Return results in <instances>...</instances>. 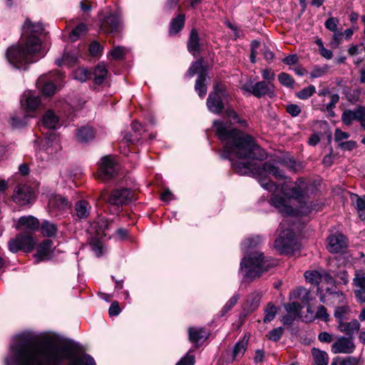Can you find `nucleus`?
<instances>
[{"instance_id":"obj_22","label":"nucleus","mask_w":365,"mask_h":365,"mask_svg":"<svg viewBox=\"0 0 365 365\" xmlns=\"http://www.w3.org/2000/svg\"><path fill=\"white\" fill-rule=\"evenodd\" d=\"M79 56V51L77 48L71 51L66 50L62 58L56 60V63L58 66H61L62 64L71 66L77 61Z\"/></svg>"},{"instance_id":"obj_26","label":"nucleus","mask_w":365,"mask_h":365,"mask_svg":"<svg viewBox=\"0 0 365 365\" xmlns=\"http://www.w3.org/2000/svg\"><path fill=\"white\" fill-rule=\"evenodd\" d=\"M95 133L91 127L83 126L77 130L76 138L81 143H87L94 138Z\"/></svg>"},{"instance_id":"obj_29","label":"nucleus","mask_w":365,"mask_h":365,"mask_svg":"<svg viewBox=\"0 0 365 365\" xmlns=\"http://www.w3.org/2000/svg\"><path fill=\"white\" fill-rule=\"evenodd\" d=\"M58 123V117L52 110H48L43 116L42 123L47 128L56 129Z\"/></svg>"},{"instance_id":"obj_7","label":"nucleus","mask_w":365,"mask_h":365,"mask_svg":"<svg viewBox=\"0 0 365 365\" xmlns=\"http://www.w3.org/2000/svg\"><path fill=\"white\" fill-rule=\"evenodd\" d=\"M35 245L36 242L31 235L21 233L9 242V249L14 253L17 252L19 250L29 252L34 249Z\"/></svg>"},{"instance_id":"obj_30","label":"nucleus","mask_w":365,"mask_h":365,"mask_svg":"<svg viewBox=\"0 0 365 365\" xmlns=\"http://www.w3.org/2000/svg\"><path fill=\"white\" fill-rule=\"evenodd\" d=\"M107 73L108 69L103 63L98 64L93 72L95 83L98 85L101 84L104 81L107 76Z\"/></svg>"},{"instance_id":"obj_13","label":"nucleus","mask_w":365,"mask_h":365,"mask_svg":"<svg viewBox=\"0 0 365 365\" xmlns=\"http://www.w3.org/2000/svg\"><path fill=\"white\" fill-rule=\"evenodd\" d=\"M353 338L341 336H339L336 340L332 344L331 351L334 354H352L356 346Z\"/></svg>"},{"instance_id":"obj_64","label":"nucleus","mask_w":365,"mask_h":365,"mask_svg":"<svg viewBox=\"0 0 365 365\" xmlns=\"http://www.w3.org/2000/svg\"><path fill=\"white\" fill-rule=\"evenodd\" d=\"M358 121L360 122L361 127L365 130V107H359Z\"/></svg>"},{"instance_id":"obj_16","label":"nucleus","mask_w":365,"mask_h":365,"mask_svg":"<svg viewBox=\"0 0 365 365\" xmlns=\"http://www.w3.org/2000/svg\"><path fill=\"white\" fill-rule=\"evenodd\" d=\"M40 103V97L31 91H25L21 99V106L26 112L34 111L39 106Z\"/></svg>"},{"instance_id":"obj_23","label":"nucleus","mask_w":365,"mask_h":365,"mask_svg":"<svg viewBox=\"0 0 365 365\" xmlns=\"http://www.w3.org/2000/svg\"><path fill=\"white\" fill-rule=\"evenodd\" d=\"M51 246L52 242L46 240L38 247L37 253L35 255L37 262L48 259L51 252Z\"/></svg>"},{"instance_id":"obj_62","label":"nucleus","mask_w":365,"mask_h":365,"mask_svg":"<svg viewBox=\"0 0 365 365\" xmlns=\"http://www.w3.org/2000/svg\"><path fill=\"white\" fill-rule=\"evenodd\" d=\"M195 357L192 355L187 354L182 357L176 365H194Z\"/></svg>"},{"instance_id":"obj_28","label":"nucleus","mask_w":365,"mask_h":365,"mask_svg":"<svg viewBox=\"0 0 365 365\" xmlns=\"http://www.w3.org/2000/svg\"><path fill=\"white\" fill-rule=\"evenodd\" d=\"M350 313L351 309L347 303L336 305L334 312V316L336 318L337 324L345 321Z\"/></svg>"},{"instance_id":"obj_21","label":"nucleus","mask_w":365,"mask_h":365,"mask_svg":"<svg viewBox=\"0 0 365 365\" xmlns=\"http://www.w3.org/2000/svg\"><path fill=\"white\" fill-rule=\"evenodd\" d=\"M46 150L48 153L53 154L61 149L59 136L52 132L49 133L46 138Z\"/></svg>"},{"instance_id":"obj_5","label":"nucleus","mask_w":365,"mask_h":365,"mask_svg":"<svg viewBox=\"0 0 365 365\" xmlns=\"http://www.w3.org/2000/svg\"><path fill=\"white\" fill-rule=\"evenodd\" d=\"M289 223L290 220L285 219L279 225V229L282 230L274 242V247L280 254H288L298 248L297 240L293 229L287 227Z\"/></svg>"},{"instance_id":"obj_25","label":"nucleus","mask_w":365,"mask_h":365,"mask_svg":"<svg viewBox=\"0 0 365 365\" xmlns=\"http://www.w3.org/2000/svg\"><path fill=\"white\" fill-rule=\"evenodd\" d=\"M187 46L189 52L193 56L200 51V38L195 29L191 30Z\"/></svg>"},{"instance_id":"obj_50","label":"nucleus","mask_w":365,"mask_h":365,"mask_svg":"<svg viewBox=\"0 0 365 365\" xmlns=\"http://www.w3.org/2000/svg\"><path fill=\"white\" fill-rule=\"evenodd\" d=\"M284 333V329L282 327H277L271 330L267 334L269 339L273 341H278Z\"/></svg>"},{"instance_id":"obj_12","label":"nucleus","mask_w":365,"mask_h":365,"mask_svg":"<svg viewBox=\"0 0 365 365\" xmlns=\"http://www.w3.org/2000/svg\"><path fill=\"white\" fill-rule=\"evenodd\" d=\"M34 199L33 189L25 184L16 186L13 194V200L20 205H25L32 202Z\"/></svg>"},{"instance_id":"obj_63","label":"nucleus","mask_w":365,"mask_h":365,"mask_svg":"<svg viewBox=\"0 0 365 365\" xmlns=\"http://www.w3.org/2000/svg\"><path fill=\"white\" fill-rule=\"evenodd\" d=\"M356 302L359 304L365 303V289H355L354 291Z\"/></svg>"},{"instance_id":"obj_55","label":"nucleus","mask_w":365,"mask_h":365,"mask_svg":"<svg viewBox=\"0 0 365 365\" xmlns=\"http://www.w3.org/2000/svg\"><path fill=\"white\" fill-rule=\"evenodd\" d=\"M316 317L322 319L324 322H327L329 318V315L327 312V309L323 305H319L317 307L316 312Z\"/></svg>"},{"instance_id":"obj_43","label":"nucleus","mask_w":365,"mask_h":365,"mask_svg":"<svg viewBox=\"0 0 365 365\" xmlns=\"http://www.w3.org/2000/svg\"><path fill=\"white\" fill-rule=\"evenodd\" d=\"M278 80L281 85L287 88H292L294 84V78L287 73H280L278 75Z\"/></svg>"},{"instance_id":"obj_14","label":"nucleus","mask_w":365,"mask_h":365,"mask_svg":"<svg viewBox=\"0 0 365 365\" xmlns=\"http://www.w3.org/2000/svg\"><path fill=\"white\" fill-rule=\"evenodd\" d=\"M111 224L112 221L104 217H99L91 224L88 232L97 238L106 237L108 235V232L110 229Z\"/></svg>"},{"instance_id":"obj_49","label":"nucleus","mask_w":365,"mask_h":365,"mask_svg":"<svg viewBox=\"0 0 365 365\" xmlns=\"http://www.w3.org/2000/svg\"><path fill=\"white\" fill-rule=\"evenodd\" d=\"M284 308L287 313L297 317L302 309V306L298 302H292L286 304Z\"/></svg>"},{"instance_id":"obj_60","label":"nucleus","mask_w":365,"mask_h":365,"mask_svg":"<svg viewBox=\"0 0 365 365\" xmlns=\"http://www.w3.org/2000/svg\"><path fill=\"white\" fill-rule=\"evenodd\" d=\"M27 115H25L23 119H20L17 116H14L11 118V124L14 128H20L26 125V120Z\"/></svg>"},{"instance_id":"obj_1","label":"nucleus","mask_w":365,"mask_h":365,"mask_svg":"<svg viewBox=\"0 0 365 365\" xmlns=\"http://www.w3.org/2000/svg\"><path fill=\"white\" fill-rule=\"evenodd\" d=\"M213 125L216 128V133L218 138L223 143V150L221 158L228 159L231 161L232 169L241 175H250L256 173L261 178L259 183L261 186L272 192L273 195L271 201L272 204L283 215L292 216L294 215H306L309 212V207L305 210H298L290 206L286 198L279 196L276 192L280 190L281 192L289 200H295L299 203L305 202L307 197L310 185L299 178L292 187L284 183L279 187L274 182L267 180V175H273L277 180L286 178L284 173L275 166L271 162H267L263 164L262 168L257 170L255 165L249 161L237 162L235 160H263L267 158V153L260 146L255 143L254 139L237 129H230L228 125L222 121L215 120Z\"/></svg>"},{"instance_id":"obj_52","label":"nucleus","mask_w":365,"mask_h":365,"mask_svg":"<svg viewBox=\"0 0 365 365\" xmlns=\"http://www.w3.org/2000/svg\"><path fill=\"white\" fill-rule=\"evenodd\" d=\"M339 24V21L337 18L330 17L325 21L324 26L329 31L335 32L337 31Z\"/></svg>"},{"instance_id":"obj_36","label":"nucleus","mask_w":365,"mask_h":365,"mask_svg":"<svg viewBox=\"0 0 365 365\" xmlns=\"http://www.w3.org/2000/svg\"><path fill=\"white\" fill-rule=\"evenodd\" d=\"M87 31L86 24L81 23L76 26L70 33L69 39L71 41H77L81 36L84 35Z\"/></svg>"},{"instance_id":"obj_41","label":"nucleus","mask_w":365,"mask_h":365,"mask_svg":"<svg viewBox=\"0 0 365 365\" xmlns=\"http://www.w3.org/2000/svg\"><path fill=\"white\" fill-rule=\"evenodd\" d=\"M240 294L235 293L224 305L222 309H221V316L225 315L226 313H227L230 310H231L234 306L237 303L239 299H240Z\"/></svg>"},{"instance_id":"obj_37","label":"nucleus","mask_w":365,"mask_h":365,"mask_svg":"<svg viewBox=\"0 0 365 365\" xmlns=\"http://www.w3.org/2000/svg\"><path fill=\"white\" fill-rule=\"evenodd\" d=\"M356 198V209L359 213V216L361 220H365V195L362 197L358 195H353L351 200Z\"/></svg>"},{"instance_id":"obj_54","label":"nucleus","mask_w":365,"mask_h":365,"mask_svg":"<svg viewBox=\"0 0 365 365\" xmlns=\"http://www.w3.org/2000/svg\"><path fill=\"white\" fill-rule=\"evenodd\" d=\"M339 101V96L336 93L331 96L330 102L326 106L327 110L331 114L334 115L333 109L335 108L336 104Z\"/></svg>"},{"instance_id":"obj_44","label":"nucleus","mask_w":365,"mask_h":365,"mask_svg":"<svg viewBox=\"0 0 365 365\" xmlns=\"http://www.w3.org/2000/svg\"><path fill=\"white\" fill-rule=\"evenodd\" d=\"M202 72L205 73L202 61L197 60L189 68L187 75L190 77H192L195 73H198L200 74Z\"/></svg>"},{"instance_id":"obj_42","label":"nucleus","mask_w":365,"mask_h":365,"mask_svg":"<svg viewBox=\"0 0 365 365\" xmlns=\"http://www.w3.org/2000/svg\"><path fill=\"white\" fill-rule=\"evenodd\" d=\"M330 297L331 302L335 304L336 306L347 303L346 295L341 291L330 292Z\"/></svg>"},{"instance_id":"obj_17","label":"nucleus","mask_w":365,"mask_h":365,"mask_svg":"<svg viewBox=\"0 0 365 365\" xmlns=\"http://www.w3.org/2000/svg\"><path fill=\"white\" fill-rule=\"evenodd\" d=\"M70 207L68 199L59 195H52L48 200V207L51 212H61Z\"/></svg>"},{"instance_id":"obj_38","label":"nucleus","mask_w":365,"mask_h":365,"mask_svg":"<svg viewBox=\"0 0 365 365\" xmlns=\"http://www.w3.org/2000/svg\"><path fill=\"white\" fill-rule=\"evenodd\" d=\"M41 229L42 235L49 237L55 236L57 232L56 225L48 221L43 222Z\"/></svg>"},{"instance_id":"obj_57","label":"nucleus","mask_w":365,"mask_h":365,"mask_svg":"<svg viewBox=\"0 0 365 365\" xmlns=\"http://www.w3.org/2000/svg\"><path fill=\"white\" fill-rule=\"evenodd\" d=\"M260 295L258 293H253L248 297L247 303L253 309L258 307L260 301Z\"/></svg>"},{"instance_id":"obj_34","label":"nucleus","mask_w":365,"mask_h":365,"mask_svg":"<svg viewBox=\"0 0 365 365\" xmlns=\"http://www.w3.org/2000/svg\"><path fill=\"white\" fill-rule=\"evenodd\" d=\"M312 354L314 359V364L328 365L329 356L326 351L313 348L312 350Z\"/></svg>"},{"instance_id":"obj_45","label":"nucleus","mask_w":365,"mask_h":365,"mask_svg":"<svg viewBox=\"0 0 365 365\" xmlns=\"http://www.w3.org/2000/svg\"><path fill=\"white\" fill-rule=\"evenodd\" d=\"M315 91V87L311 85L297 92L296 96L299 99L305 100L311 97L314 93Z\"/></svg>"},{"instance_id":"obj_39","label":"nucleus","mask_w":365,"mask_h":365,"mask_svg":"<svg viewBox=\"0 0 365 365\" xmlns=\"http://www.w3.org/2000/svg\"><path fill=\"white\" fill-rule=\"evenodd\" d=\"M322 272L317 270L307 271L304 272V277L309 282L313 284H319L322 282Z\"/></svg>"},{"instance_id":"obj_6","label":"nucleus","mask_w":365,"mask_h":365,"mask_svg":"<svg viewBox=\"0 0 365 365\" xmlns=\"http://www.w3.org/2000/svg\"><path fill=\"white\" fill-rule=\"evenodd\" d=\"M99 199L113 205H123L129 203L135 200L133 192L128 188H116L111 193L108 194L107 191L103 190L99 196Z\"/></svg>"},{"instance_id":"obj_59","label":"nucleus","mask_w":365,"mask_h":365,"mask_svg":"<svg viewBox=\"0 0 365 365\" xmlns=\"http://www.w3.org/2000/svg\"><path fill=\"white\" fill-rule=\"evenodd\" d=\"M286 110L292 117H297L301 113V108L297 104H289L286 106Z\"/></svg>"},{"instance_id":"obj_61","label":"nucleus","mask_w":365,"mask_h":365,"mask_svg":"<svg viewBox=\"0 0 365 365\" xmlns=\"http://www.w3.org/2000/svg\"><path fill=\"white\" fill-rule=\"evenodd\" d=\"M262 76L263 79L266 81V83H273V81L274 80V73L272 72L269 69H264L262 71Z\"/></svg>"},{"instance_id":"obj_35","label":"nucleus","mask_w":365,"mask_h":365,"mask_svg":"<svg viewBox=\"0 0 365 365\" xmlns=\"http://www.w3.org/2000/svg\"><path fill=\"white\" fill-rule=\"evenodd\" d=\"M358 115L359 107L354 110H345L341 115V120L345 125H349L354 120L358 121Z\"/></svg>"},{"instance_id":"obj_32","label":"nucleus","mask_w":365,"mask_h":365,"mask_svg":"<svg viewBox=\"0 0 365 365\" xmlns=\"http://www.w3.org/2000/svg\"><path fill=\"white\" fill-rule=\"evenodd\" d=\"M38 86L41 87V92L45 96H51L56 91V86L51 81H46L44 76H41L37 81Z\"/></svg>"},{"instance_id":"obj_20","label":"nucleus","mask_w":365,"mask_h":365,"mask_svg":"<svg viewBox=\"0 0 365 365\" xmlns=\"http://www.w3.org/2000/svg\"><path fill=\"white\" fill-rule=\"evenodd\" d=\"M247 342L248 339H245V336L243 339L237 341L233 347V349L230 354V357H229L227 361L232 363L234 361L242 357L246 351Z\"/></svg>"},{"instance_id":"obj_19","label":"nucleus","mask_w":365,"mask_h":365,"mask_svg":"<svg viewBox=\"0 0 365 365\" xmlns=\"http://www.w3.org/2000/svg\"><path fill=\"white\" fill-rule=\"evenodd\" d=\"M40 225L38 220L31 215L21 217L16 224V229H25L29 231H35Z\"/></svg>"},{"instance_id":"obj_8","label":"nucleus","mask_w":365,"mask_h":365,"mask_svg":"<svg viewBox=\"0 0 365 365\" xmlns=\"http://www.w3.org/2000/svg\"><path fill=\"white\" fill-rule=\"evenodd\" d=\"M227 98L225 91L220 88L218 85H215L214 91L209 94L207 99L208 110L216 114L220 113L224 109V101Z\"/></svg>"},{"instance_id":"obj_40","label":"nucleus","mask_w":365,"mask_h":365,"mask_svg":"<svg viewBox=\"0 0 365 365\" xmlns=\"http://www.w3.org/2000/svg\"><path fill=\"white\" fill-rule=\"evenodd\" d=\"M99 239L96 237H93L91 240V249L97 257H100L104 253L103 242Z\"/></svg>"},{"instance_id":"obj_10","label":"nucleus","mask_w":365,"mask_h":365,"mask_svg":"<svg viewBox=\"0 0 365 365\" xmlns=\"http://www.w3.org/2000/svg\"><path fill=\"white\" fill-rule=\"evenodd\" d=\"M117 171V164L114 158L110 156H105L101 158L99 163L98 178L102 180L113 178Z\"/></svg>"},{"instance_id":"obj_56","label":"nucleus","mask_w":365,"mask_h":365,"mask_svg":"<svg viewBox=\"0 0 365 365\" xmlns=\"http://www.w3.org/2000/svg\"><path fill=\"white\" fill-rule=\"evenodd\" d=\"M226 114H227V116L231 123H232V124H235V123L244 124L245 123V122L243 120H240L237 114L233 110H231V109L227 110Z\"/></svg>"},{"instance_id":"obj_27","label":"nucleus","mask_w":365,"mask_h":365,"mask_svg":"<svg viewBox=\"0 0 365 365\" xmlns=\"http://www.w3.org/2000/svg\"><path fill=\"white\" fill-rule=\"evenodd\" d=\"M91 207L86 200L78 201L75 205V212L79 219L87 218L90 214Z\"/></svg>"},{"instance_id":"obj_53","label":"nucleus","mask_w":365,"mask_h":365,"mask_svg":"<svg viewBox=\"0 0 365 365\" xmlns=\"http://www.w3.org/2000/svg\"><path fill=\"white\" fill-rule=\"evenodd\" d=\"M73 77L80 82H85L88 78V71L83 68H79L75 71Z\"/></svg>"},{"instance_id":"obj_31","label":"nucleus","mask_w":365,"mask_h":365,"mask_svg":"<svg viewBox=\"0 0 365 365\" xmlns=\"http://www.w3.org/2000/svg\"><path fill=\"white\" fill-rule=\"evenodd\" d=\"M207 75L205 73H200L196 80L195 89L200 98H203L207 93Z\"/></svg>"},{"instance_id":"obj_3","label":"nucleus","mask_w":365,"mask_h":365,"mask_svg":"<svg viewBox=\"0 0 365 365\" xmlns=\"http://www.w3.org/2000/svg\"><path fill=\"white\" fill-rule=\"evenodd\" d=\"M43 29L41 24L26 20L19 43L10 46L6 51V56L9 63L17 68H22L26 64L35 62L43 56L41 54V40L38 38Z\"/></svg>"},{"instance_id":"obj_58","label":"nucleus","mask_w":365,"mask_h":365,"mask_svg":"<svg viewBox=\"0 0 365 365\" xmlns=\"http://www.w3.org/2000/svg\"><path fill=\"white\" fill-rule=\"evenodd\" d=\"M343 38L344 36L341 31H336L334 32L333 38L331 41V46L334 48L338 47V46L341 43Z\"/></svg>"},{"instance_id":"obj_33","label":"nucleus","mask_w":365,"mask_h":365,"mask_svg":"<svg viewBox=\"0 0 365 365\" xmlns=\"http://www.w3.org/2000/svg\"><path fill=\"white\" fill-rule=\"evenodd\" d=\"M185 20V16L182 14H179L173 19L170 26V34L172 35L178 34L184 27Z\"/></svg>"},{"instance_id":"obj_24","label":"nucleus","mask_w":365,"mask_h":365,"mask_svg":"<svg viewBox=\"0 0 365 365\" xmlns=\"http://www.w3.org/2000/svg\"><path fill=\"white\" fill-rule=\"evenodd\" d=\"M188 333L190 341L197 345L203 342L208 336L207 332L204 328L192 327L189 329Z\"/></svg>"},{"instance_id":"obj_2","label":"nucleus","mask_w":365,"mask_h":365,"mask_svg":"<svg viewBox=\"0 0 365 365\" xmlns=\"http://www.w3.org/2000/svg\"><path fill=\"white\" fill-rule=\"evenodd\" d=\"M5 365H96L90 355L61 336L50 333L43 336L41 344L34 345L24 334L17 336L5 358Z\"/></svg>"},{"instance_id":"obj_15","label":"nucleus","mask_w":365,"mask_h":365,"mask_svg":"<svg viewBox=\"0 0 365 365\" xmlns=\"http://www.w3.org/2000/svg\"><path fill=\"white\" fill-rule=\"evenodd\" d=\"M347 247V240L344 235L335 234L328 238L327 249L330 252L339 253L345 250Z\"/></svg>"},{"instance_id":"obj_4","label":"nucleus","mask_w":365,"mask_h":365,"mask_svg":"<svg viewBox=\"0 0 365 365\" xmlns=\"http://www.w3.org/2000/svg\"><path fill=\"white\" fill-rule=\"evenodd\" d=\"M262 242V238L256 235L245 239L241 244V249L245 254L240 262V272L245 279H257L276 264L275 261L264 258L262 252H250Z\"/></svg>"},{"instance_id":"obj_51","label":"nucleus","mask_w":365,"mask_h":365,"mask_svg":"<svg viewBox=\"0 0 365 365\" xmlns=\"http://www.w3.org/2000/svg\"><path fill=\"white\" fill-rule=\"evenodd\" d=\"M335 277L338 279V283L341 284L346 285L349 282V274L344 269H339L335 274Z\"/></svg>"},{"instance_id":"obj_18","label":"nucleus","mask_w":365,"mask_h":365,"mask_svg":"<svg viewBox=\"0 0 365 365\" xmlns=\"http://www.w3.org/2000/svg\"><path fill=\"white\" fill-rule=\"evenodd\" d=\"M361 327V324L357 319H352L347 322L343 321L337 324V329L346 335V336L354 339V334H356Z\"/></svg>"},{"instance_id":"obj_46","label":"nucleus","mask_w":365,"mask_h":365,"mask_svg":"<svg viewBox=\"0 0 365 365\" xmlns=\"http://www.w3.org/2000/svg\"><path fill=\"white\" fill-rule=\"evenodd\" d=\"M127 53V48L123 46H115L112 50L110 51L109 55L113 59H120Z\"/></svg>"},{"instance_id":"obj_48","label":"nucleus","mask_w":365,"mask_h":365,"mask_svg":"<svg viewBox=\"0 0 365 365\" xmlns=\"http://www.w3.org/2000/svg\"><path fill=\"white\" fill-rule=\"evenodd\" d=\"M277 307L273 304H269L265 309L264 322L268 323L272 321L277 314Z\"/></svg>"},{"instance_id":"obj_11","label":"nucleus","mask_w":365,"mask_h":365,"mask_svg":"<svg viewBox=\"0 0 365 365\" xmlns=\"http://www.w3.org/2000/svg\"><path fill=\"white\" fill-rule=\"evenodd\" d=\"M100 28L104 34L118 33L121 29L120 16L110 12L101 20Z\"/></svg>"},{"instance_id":"obj_9","label":"nucleus","mask_w":365,"mask_h":365,"mask_svg":"<svg viewBox=\"0 0 365 365\" xmlns=\"http://www.w3.org/2000/svg\"><path fill=\"white\" fill-rule=\"evenodd\" d=\"M243 88L259 98L264 96L269 98L276 96L274 83H266L265 81H259L251 86H244Z\"/></svg>"},{"instance_id":"obj_47","label":"nucleus","mask_w":365,"mask_h":365,"mask_svg":"<svg viewBox=\"0 0 365 365\" xmlns=\"http://www.w3.org/2000/svg\"><path fill=\"white\" fill-rule=\"evenodd\" d=\"M279 163L293 171H297L300 168V165L294 159L289 158H282Z\"/></svg>"}]
</instances>
